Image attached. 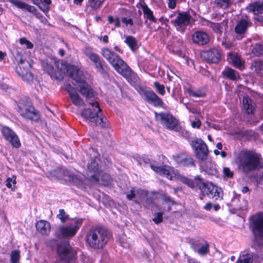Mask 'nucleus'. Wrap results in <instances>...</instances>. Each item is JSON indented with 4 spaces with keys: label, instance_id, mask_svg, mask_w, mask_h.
Wrapping results in <instances>:
<instances>
[{
    "label": "nucleus",
    "instance_id": "nucleus-50",
    "mask_svg": "<svg viewBox=\"0 0 263 263\" xmlns=\"http://www.w3.org/2000/svg\"><path fill=\"white\" fill-rule=\"evenodd\" d=\"M136 194L140 198L147 196L148 192L144 190L138 189L136 190Z\"/></svg>",
    "mask_w": 263,
    "mask_h": 263
},
{
    "label": "nucleus",
    "instance_id": "nucleus-30",
    "mask_svg": "<svg viewBox=\"0 0 263 263\" xmlns=\"http://www.w3.org/2000/svg\"><path fill=\"white\" fill-rule=\"evenodd\" d=\"M222 74L224 77L232 81H236L240 78L239 73L230 67H226L222 72Z\"/></svg>",
    "mask_w": 263,
    "mask_h": 263
},
{
    "label": "nucleus",
    "instance_id": "nucleus-34",
    "mask_svg": "<svg viewBox=\"0 0 263 263\" xmlns=\"http://www.w3.org/2000/svg\"><path fill=\"white\" fill-rule=\"evenodd\" d=\"M187 92L190 96L194 97H204L206 96V91L202 88L194 89L190 87L187 89Z\"/></svg>",
    "mask_w": 263,
    "mask_h": 263
},
{
    "label": "nucleus",
    "instance_id": "nucleus-38",
    "mask_svg": "<svg viewBox=\"0 0 263 263\" xmlns=\"http://www.w3.org/2000/svg\"><path fill=\"white\" fill-rule=\"evenodd\" d=\"M252 255L245 252H242L236 263H250L252 259Z\"/></svg>",
    "mask_w": 263,
    "mask_h": 263
},
{
    "label": "nucleus",
    "instance_id": "nucleus-2",
    "mask_svg": "<svg viewBox=\"0 0 263 263\" xmlns=\"http://www.w3.org/2000/svg\"><path fill=\"white\" fill-rule=\"evenodd\" d=\"M260 155L250 151H243L239 153L235 159L238 168L245 173L256 170L260 164Z\"/></svg>",
    "mask_w": 263,
    "mask_h": 263
},
{
    "label": "nucleus",
    "instance_id": "nucleus-14",
    "mask_svg": "<svg viewBox=\"0 0 263 263\" xmlns=\"http://www.w3.org/2000/svg\"><path fill=\"white\" fill-rule=\"evenodd\" d=\"M150 167L155 172L170 180L176 178L178 175L176 171L168 165L157 166L151 164Z\"/></svg>",
    "mask_w": 263,
    "mask_h": 263
},
{
    "label": "nucleus",
    "instance_id": "nucleus-42",
    "mask_svg": "<svg viewBox=\"0 0 263 263\" xmlns=\"http://www.w3.org/2000/svg\"><path fill=\"white\" fill-rule=\"evenodd\" d=\"M57 217L59 219L62 223H64L69 219V215L66 214L64 209H60L59 214L57 215Z\"/></svg>",
    "mask_w": 263,
    "mask_h": 263
},
{
    "label": "nucleus",
    "instance_id": "nucleus-23",
    "mask_svg": "<svg viewBox=\"0 0 263 263\" xmlns=\"http://www.w3.org/2000/svg\"><path fill=\"white\" fill-rule=\"evenodd\" d=\"M228 60L232 62L235 67L241 69L243 67L244 62L242 60L239 54L232 51L228 53Z\"/></svg>",
    "mask_w": 263,
    "mask_h": 263
},
{
    "label": "nucleus",
    "instance_id": "nucleus-36",
    "mask_svg": "<svg viewBox=\"0 0 263 263\" xmlns=\"http://www.w3.org/2000/svg\"><path fill=\"white\" fill-rule=\"evenodd\" d=\"M141 8L145 18L151 22H156V18L154 17L153 11L148 7L146 5H141Z\"/></svg>",
    "mask_w": 263,
    "mask_h": 263
},
{
    "label": "nucleus",
    "instance_id": "nucleus-63",
    "mask_svg": "<svg viewBox=\"0 0 263 263\" xmlns=\"http://www.w3.org/2000/svg\"><path fill=\"white\" fill-rule=\"evenodd\" d=\"M255 20H256L257 22H259L260 24L263 23V18L261 16H256Z\"/></svg>",
    "mask_w": 263,
    "mask_h": 263
},
{
    "label": "nucleus",
    "instance_id": "nucleus-17",
    "mask_svg": "<svg viewBox=\"0 0 263 263\" xmlns=\"http://www.w3.org/2000/svg\"><path fill=\"white\" fill-rule=\"evenodd\" d=\"M203 187H204V192L210 197L215 200H217L219 198H222V192L220 188L214 185L213 183H203Z\"/></svg>",
    "mask_w": 263,
    "mask_h": 263
},
{
    "label": "nucleus",
    "instance_id": "nucleus-10",
    "mask_svg": "<svg viewBox=\"0 0 263 263\" xmlns=\"http://www.w3.org/2000/svg\"><path fill=\"white\" fill-rule=\"evenodd\" d=\"M197 158L200 161H205L209 155V149L206 143L201 139H196L191 142Z\"/></svg>",
    "mask_w": 263,
    "mask_h": 263
},
{
    "label": "nucleus",
    "instance_id": "nucleus-52",
    "mask_svg": "<svg viewBox=\"0 0 263 263\" xmlns=\"http://www.w3.org/2000/svg\"><path fill=\"white\" fill-rule=\"evenodd\" d=\"M121 22L124 23L126 26H132L133 25V21L132 18H127V17H123L121 18Z\"/></svg>",
    "mask_w": 263,
    "mask_h": 263
},
{
    "label": "nucleus",
    "instance_id": "nucleus-44",
    "mask_svg": "<svg viewBox=\"0 0 263 263\" xmlns=\"http://www.w3.org/2000/svg\"><path fill=\"white\" fill-rule=\"evenodd\" d=\"M155 88L157 92L161 96H163L165 93V86L163 84H160L158 82H155L154 83Z\"/></svg>",
    "mask_w": 263,
    "mask_h": 263
},
{
    "label": "nucleus",
    "instance_id": "nucleus-56",
    "mask_svg": "<svg viewBox=\"0 0 263 263\" xmlns=\"http://www.w3.org/2000/svg\"><path fill=\"white\" fill-rule=\"evenodd\" d=\"M201 125V123L199 120H196L192 122V126L193 128H199Z\"/></svg>",
    "mask_w": 263,
    "mask_h": 263
},
{
    "label": "nucleus",
    "instance_id": "nucleus-58",
    "mask_svg": "<svg viewBox=\"0 0 263 263\" xmlns=\"http://www.w3.org/2000/svg\"><path fill=\"white\" fill-rule=\"evenodd\" d=\"M186 184L192 188L195 187L196 186V183H195V182L193 180L190 179H189Z\"/></svg>",
    "mask_w": 263,
    "mask_h": 263
},
{
    "label": "nucleus",
    "instance_id": "nucleus-37",
    "mask_svg": "<svg viewBox=\"0 0 263 263\" xmlns=\"http://www.w3.org/2000/svg\"><path fill=\"white\" fill-rule=\"evenodd\" d=\"M16 177L15 175H13L11 177H9L6 179V186L11 189L12 191H14L16 189Z\"/></svg>",
    "mask_w": 263,
    "mask_h": 263
},
{
    "label": "nucleus",
    "instance_id": "nucleus-64",
    "mask_svg": "<svg viewBox=\"0 0 263 263\" xmlns=\"http://www.w3.org/2000/svg\"><path fill=\"white\" fill-rule=\"evenodd\" d=\"M114 49H115L116 51H118V52H120V53H123V50H121V49L120 48V47H118V46H115L114 47Z\"/></svg>",
    "mask_w": 263,
    "mask_h": 263
},
{
    "label": "nucleus",
    "instance_id": "nucleus-13",
    "mask_svg": "<svg viewBox=\"0 0 263 263\" xmlns=\"http://www.w3.org/2000/svg\"><path fill=\"white\" fill-rule=\"evenodd\" d=\"M155 116L157 121L160 122L163 126L170 130L175 128L178 124L177 120L171 114L161 112H155Z\"/></svg>",
    "mask_w": 263,
    "mask_h": 263
},
{
    "label": "nucleus",
    "instance_id": "nucleus-25",
    "mask_svg": "<svg viewBox=\"0 0 263 263\" xmlns=\"http://www.w3.org/2000/svg\"><path fill=\"white\" fill-rule=\"evenodd\" d=\"M65 89L68 91L69 97L73 104L78 106H82L84 104L82 99L80 97L77 92L72 89V88L70 85H66Z\"/></svg>",
    "mask_w": 263,
    "mask_h": 263
},
{
    "label": "nucleus",
    "instance_id": "nucleus-12",
    "mask_svg": "<svg viewBox=\"0 0 263 263\" xmlns=\"http://www.w3.org/2000/svg\"><path fill=\"white\" fill-rule=\"evenodd\" d=\"M82 223V219H75L73 222L69 223L68 225L60 227L59 232L64 237H72L76 234Z\"/></svg>",
    "mask_w": 263,
    "mask_h": 263
},
{
    "label": "nucleus",
    "instance_id": "nucleus-11",
    "mask_svg": "<svg viewBox=\"0 0 263 263\" xmlns=\"http://www.w3.org/2000/svg\"><path fill=\"white\" fill-rule=\"evenodd\" d=\"M0 131L5 140L8 142L11 145L18 148L21 146V143L18 135L10 127L5 126H0Z\"/></svg>",
    "mask_w": 263,
    "mask_h": 263
},
{
    "label": "nucleus",
    "instance_id": "nucleus-29",
    "mask_svg": "<svg viewBox=\"0 0 263 263\" xmlns=\"http://www.w3.org/2000/svg\"><path fill=\"white\" fill-rule=\"evenodd\" d=\"M10 2L13 5L20 9L25 10L33 13L35 12L36 9L34 6L29 5L20 0H10Z\"/></svg>",
    "mask_w": 263,
    "mask_h": 263
},
{
    "label": "nucleus",
    "instance_id": "nucleus-55",
    "mask_svg": "<svg viewBox=\"0 0 263 263\" xmlns=\"http://www.w3.org/2000/svg\"><path fill=\"white\" fill-rule=\"evenodd\" d=\"M168 6L171 9H174L176 6V0H167Z\"/></svg>",
    "mask_w": 263,
    "mask_h": 263
},
{
    "label": "nucleus",
    "instance_id": "nucleus-9",
    "mask_svg": "<svg viewBox=\"0 0 263 263\" xmlns=\"http://www.w3.org/2000/svg\"><path fill=\"white\" fill-rule=\"evenodd\" d=\"M192 18V16L187 12H179L177 16L171 20V23L177 31L183 33L190 24Z\"/></svg>",
    "mask_w": 263,
    "mask_h": 263
},
{
    "label": "nucleus",
    "instance_id": "nucleus-39",
    "mask_svg": "<svg viewBox=\"0 0 263 263\" xmlns=\"http://www.w3.org/2000/svg\"><path fill=\"white\" fill-rule=\"evenodd\" d=\"M105 0H88V5L93 10L100 8Z\"/></svg>",
    "mask_w": 263,
    "mask_h": 263
},
{
    "label": "nucleus",
    "instance_id": "nucleus-46",
    "mask_svg": "<svg viewBox=\"0 0 263 263\" xmlns=\"http://www.w3.org/2000/svg\"><path fill=\"white\" fill-rule=\"evenodd\" d=\"M19 42L21 45H25L28 49H32L33 47V44L25 37L20 38Z\"/></svg>",
    "mask_w": 263,
    "mask_h": 263
},
{
    "label": "nucleus",
    "instance_id": "nucleus-8",
    "mask_svg": "<svg viewBox=\"0 0 263 263\" xmlns=\"http://www.w3.org/2000/svg\"><path fill=\"white\" fill-rule=\"evenodd\" d=\"M57 253L60 258L58 263H77L74 260L77 252L69 244L61 243L57 248Z\"/></svg>",
    "mask_w": 263,
    "mask_h": 263
},
{
    "label": "nucleus",
    "instance_id": "nucleus-24",
    "mask_svg": "<svg viewBox=\"0 0 263 263\" xmlns=\"http://www.w3.org/2000/svg\"><path fill=\"white\" fill-rule=\"evenodd\" d=\"M243 109L248 115H252L255 110V104L247 95L245 96L242 99Z\"/></svg>",
    "mask_w": 263,
    "mask_h": 263
},
{
    "label": "nucleus",
    "instance_id": "nucleus-61",
    "mask_svg": "<svg viewBox=\"0 0 263 263\" xmlns=\"http://www.w3.org/2000/svg\"><path fill=\"white\" fill-rule=\"evenodd\" d=\"M179 179L180 180L183 182L184 183V184H186L187 183L188 180H189V178H187V177H184V176H180L179 177Z\"/></svg>",
    "mask_w": 263,
    "mask_h": 263
},
{
    "label": "nucleus",
    "instance_id": "nucleus-22",
    "mask_svg": "<svg viewBox=\"0 0 263 263\" xmlns=\"http://www.w3.org/2000/svg\"><path fill=\"white\" fill-rule=\"evenodd\" d=\"M200 167L202 171L210 175H215L217 173L216 164L211 160L207 159L205 161H200Z\"/></svg>",
    "mask_w": 263,
    "mask_h": 263
},
{
    "label": "nucleus",
    "instance_id": "nucleus-31",
    "mask_svg": "<svg viewBox=\"0 0 263 263\" xmlns=\"http://www.w3.org/2000/svg\"><path fill=\"white\" fill-rule=\"evenodd\" d=\"M209 244L207 241H204L199 244V247L196 248V247L194 248V251L200 255H205L208 254L210 252Z\"/></svg>",
    "mask_w": 263,
    "mask_h": 263
},
{
    "label": "nucleus",
    "instance_id": "nucleus-18",
    "mask_svg": "<svg viewBox=\"0 0 263 263\" xmlns=\"http://www.w3.org/2000/svg\"><path fill=\"white\" fill-rule=\"evenodd\" d=\"M30 65L28 62H25V61L21 59L19 61L18 66L16 68V71L18 75L22 78L23 80L30 79L32 78L31 73L29 71Z\"/></svg>",
    "mask_w": 263,
    "mask_h": 263
},
{
    "label": "nucleus",
    "instance_id": "nucleus-59",
    "mask_svg": "<svg viewBox=\"0 0 263 263\" xmlns=\"http://www.w3.org/2000/svg\"><path fill=\"white\" fill-rule=\"evenodd\" d=\"M162 198H163V199L165 201L170 202L172 203H175L173 199H172V198L169 196H167L166 195H163Z\"/></svg>",
    "mask_w": 263,
    "mask_h": 263
},
{
    "label": "nucleus",
    "instance_id": "nucleus-57",
    "mask_svg": "<svg viewBox=\"0 0 263 263\" xmlns=\"http://www.w3.org/2000/svg\"><path fill=\"white\" fill-rule=\"evenodd\" d=\"M35 16L36 18L40 19L41 21L43 23H46L47 22V20L44 17L42 14L41 13H36Z\"/></svg>",
    "mask_w": 263,
    "mask_h": 263
},
{
    "label": "nucleus",
    "instance_id": "nucleus-48",
    "mask_svg": "<svg viewBox=\"0 0 263 263\" xmlns=\"http://www.w3.org/2000/svg\"><path fill=\"white\" fill-rule=\"evenodd\" d=\"M88 168L93 172H97L98 171V164L96 162L95 160H91V162L88 163Z\"/></svg>",
    "mask_w": 263,
    "mask_h": 263
},
{
    "label": "nucleus",
    "instance_id": "nucleus-7",
    "mask_svg": "<svg viewBox=\"0 0 263 263\" xmlns=\"http://www.w3.org/2000/svg\"><path fill=\"white\" fill-rule=\"evenodd\" d=\"M251 226L254 236L253 246L257 249L263 246V214H258L253 217Z\"/></svg>",
    "mask_w": 263,
    "mask_h": 263
},
{
    "label": "nucleus",
    "instance_id": "nucleus-53",
    "mask_svg": "<svg viewBox=\"0 0 263 263\" xmlns=\"http://www.w3.org/2000/svg\"><path fill=\"white\" fill-rule=\"evenodd\" d=\"M136 191L135 188L133 187L130 191V194H127L126 197L129 200H132L136 197Z\"/></svg>",
    "mask_w": 263,
    "mask_h": 263
},
{
    "label": "nucleus",
    "instance_id": "nucleus-35",
    "mask_svg": "<svg viewBox=\"0 0 263 263\" xmlns=\"http://www.w3.org/2000/svg\"><path fill=\"white\" fill-rule=\"evenodd\" d=\"M248 26V22L246 20H241L236 25L235 30L237 34L244 33Z\"/></svg>",
    "mask_w": 263,
    "mask_h": 263
},
{
    "label": "nucleus",
    "instance_id": "nucleus-3",
    "mask_svg": "<svg viewBox=\"0 0 263 263\" xmlns=\"http://www.w3.org/2000/svg\"><path fill=\"white\" fill-rule=\"evenodd\" d=\"M101 54L119 73L126 79H128L131 77L132 73V69L114 51L107 48H104L101 50Z\"/></svg>",
    "mask_w": 263,
    "mask_h": 263
},
{
    "label": "nucleus",
    "instance_id": "nucleus-5",
    "mask_svg": "<svg viewBox=\"0 0 263 263\" xmlns=\"http://www.w3.org/2000/svg\"><path fill=\"white\" fill-rule=\"evenodd\" d=\"M70 77L76 82L74 85L79 90L80 93L89 100L95 97L96 93L91 87L85 81L82 72L76 66L70 67Z\"/></svg>",
    "mask_w": 263,
    "mask_h": 263
},
{
    "label": "nucleus",
    "instance_id": "nucleus-51",
    "mask_svg": "<svg viewBox=\"0 0 263 263\" xmlns=\"http://www.w3.org/2000/svg\"><path fill=\"white\" fill-rule=\"evenodd\" d=\"M223 173L225 177L231 178L233 176V172L229 167H224Z\"/></svg>",
    "mask_w": 263,
    "mask_h": 263
},
{
    "label": "nucleus",
    "instance_id": "nucleus-16",
    "mask_svg": "<svg viewBox=\"0 0 263 263\" xmlns=\"http://www.w3.org/2000/svg\"><path fill=\"white\" fill-rule=\"evenodd\" d=\"M140 95L146 101L153 104L155 106H162L163 104L162 99L152 90H142Z\"/></svg>",
    "mask_w": 263,
    "mask_h": 263
},
{
    "label": "nucleus",
    "instance_id": "nucleus-1",
    "mask_svg": "<svg viewBox=\"0 0 263 263\" xmlns=\"http://www.w3.org/2000/svg\"><path fill=\"white\" fill-rule=\"evenodd\" d=\"M110 237V232L105 228H92L86 235V242L91 248L100 249L107 245Z\"/></svg>",
    "mask_w": 263,
    "mask_h": 263
},
{
    "label": "nucleus",
    "instance_id": "nucleus-33",
    "mask_svg": "<svg viewBox=\"0 0 263 263\" xmlns=\"http://www.w3.org/2000/svg\"><path fill=\"white\" fill-rule=\"evenodd\" d=\"M51 3V0H34L33 2V4L39 6L40 9L45 13H47L49 11V5Z\"/></svg>",
    "mask_w": 263,
    "mask_h": 263
},
{
    "label": "nucleus",
    "instance_id": "nucleus-49",
    "mask_svg": "<svg viewBox=\"0 0 263 263\" xmlns=\"http://www.w3.org/2000/svg\"><path fill=\"white\" fill-rule=\"evenodd\" d=\"M162 215L163 213L161 212H158L155 214V217L153 219V220L154 222L158 224L162 221Z\"/></svg>",
    "mask_w": 263,
    "mask_h": 263
},
{
    "label": "nucleus",
    "instance_id": "nucleus-20",
    "mask_svg": "<svg viewBox=\"0 0 263 263\" xmlns=\"http://www.w3.org/2000/svg\"><path fill=\"white\" fill-rule=\"evenodd\" d=\"M193 42L199 45H204L210 42L209 34L203 31H196L192 35Z\"/></svg>",
    "mask_w": 263,
    "mask_h": 263
},
{
    "label": "nucleus",
    "instance_id": "nucleus-19",
    "mask_svg": "<svg viewBox=\"0 0 263 263\" xmlns=\"http://www.w3.org/2000/svg\"><path fill=\"white\" fill-rule=\"evenodd\" d=\"M20 115L31 121H37L40 120V116L38 111L33 107L29 108L19 107L18 110Z\"/></svg>",
    "mask_w": 263,
    "mask_h": 263
},
{
    "label": "nucleus",
    "instance_id": "nucleus-45",
    "mask_svg": "<svg viewBox=\"0 0 263 263\" xmlns=\"http://www.w3.org/2000/svg\"><path fill=\"white\" fill-rule=\"evenodd\" d=\"M20 254L18 251H13L11 253V263H17L20 260Z\"/></svg>",
    "mask_w": 263,
    "mask_h": 263
},
{
    "label": "nucleus",
    "instance_id": "nucleus-4",
    "mask_svg": "<svg viewBox=\"0 0 263 263\" xmlns=\"http://www.w3.org/2000/svg\"><path fill=\"white\" fill-rule=\"evenodd\" d=\"M42 65L44 70L51 78L57 80H62L66 73L70 76L69 70L72 66H68L60 60L55 59H51L50 61H44Z\"/></svg>",
    "mask_w": 263,
    "mask_h": 263
},
{
    "label": "nucleus",
    "instance_id": "nucleus-41",
    "mask_svg": "<svg viewBox=\"0 0 263 263\" xmlns=\"http://www.w3.org/2000/svg\"><path fill=\"white\" fill-rule=\"evenodd\" d=\"M254 67L256 72L263 77V62L260 61L255 62Z\"/></svg>",
    "mask_w": 263,
    "mask_h": 263
},
{
    "label": "nucleus",
    "instance_id": "nucleus-27",
    "mask_svg": "<svg viewBox=\"0 0 263 263\" xmlns=\"http://www.w3.org/2000/svg\"><path fill=\"white\" fill-rule=\"evenodd\" d=\"M36 230L41 234L47 235L50 232L51 226L50 223L45 220H40L35 224Z\"/></svg>",
    "mask_w": 263,
    "mask_h": 263
},
{
    "label": "nucleus",
    "instance_id": "nucleus-40",
    "mask_svg": "<svg viewBox=\"0 0 263 263\" xmlns=\"http://www.w3.org/2000/svg\"><path fill=\"white\" fill-rule=\"evenodd\" d=\"M252 52L256 56L263 55V46L260 44H256L252 48Z\"/></svg>",
    "mask_w": 263,
    "mask_h": 263
},
{
    "label": "nucleus",
    "instance_id": "nucleus-15",
    "mask_svg": "<svg viewBox=\"0 0 263 263\" xmlns=\"http://www.w3.org/2000/svg\"><path fill=\"white\" fill-rule=\"evenodd\" d=\"M85 55L93 63L96 68L99 71L103 70V67L100 56L95 53L92 48L86 47L84 49Z\"/></svg>",
    "mask_w": 263,
    "mask_h": 263
},
{
    "label": "nucleus",
    "instance_id": "nucleus-60",
    "mask_svg": "<svg viewBox=\"0 0 263 263\" xmlns=\"http://www.w3.org/2000/svg\"><path fill=\"white\" fill-rule=\"evenodd\" d=\"M212 207V204L211 202H208L204 206V209L206 211H210Z\"/></svg>",
    "mask_w": 263,
    "mask_h": 263
},
{
    "label": "nucleus",
    "instance_id": "nucleus-26",
    "mask_svg": "<svg viewBox=\"0 0 263 263\" xmlns=\"http://www.w3.org/2000/svg\"><path fill=\"white\" fill-rule=\"evenodd\" d=\"M205 53L209 62L218 63L221 59V51L218 49L213 48Z\"/></svg>",
    "mask_w": 263,
    "mask_h": 263
},
{
    "label": "nucleus",
    "instance_id": "nucleus-54",
    "mask_svg": "<svg viewBox=\"0 0 263 263\" xmlns=\"http://www.w3.org/2000/svg\"><path fill=\"white\" fill-rule=\"evenodd\" d=\"M212 27L213 29V30L217 33L221 32V26L219 24L214 23L212 24Z\"/></svg>",
    "mask_w": 263,
    "mask_h": 263
},
{
    "label": "nucleus",
    "instance_id": "nucleus-47",
    "mask_svg": "<svg viewBox=\"0 0 263 263\" xmlns=\"http://www.w3.org/2000/svg\"><path fill=\"white\" fill-rule=\"evenodd\" d=\"M108 21L110 24H114L116 27H120L121 26L120 20L118 17L114 18L112 16L108 17Z\"/></svg>",
    "mask_w": 263,
    "mask_h": 263
},
{
    "label": "nucleus",
    "instance_id": "nucleus-21",
    "mask_svg": "<svg viewBox=\"0 0 263 263\" xmlns=\"http://www.w3.org/2000/svg\"><path fill=\"white\" fill-rule=\"evenodd\" d=\"M173 157L175 161L180 166H194V160L190 156L182 153L176 154Z\"/></svg>",
    "mask_w": 263,
    "mask_h": 263
},
{
    "label": "nucleus",
    "instance_id": "nucleus-28",
    "mask_svg": "<svg viewBox=\"0 0 263 263\" xmlns=\"http://www.w3.org/2000/svg\"><path fill=\"white\" fill-rule=\"evenodd\" d=\"M248 12H252L254 15L263 13V2H255L251 3L247 7Z\"/></svg>",
    "mask_w": 263,
    "mask_h": 263
},
{
    "label": "nucleus",
    "instance_id": "nucleus-32",
    "mask_svg": "<svg viewBox=\"0 0 263 263\" xmlns=\"http://www.w3.org/2000/svg\"><path fill=\"white\" fill-rule=\"evenodd\" d=\"M124 43L130 48L132 51H135L138 48V42L136 39L132 35H125Z\"/></svg>",
    "mask_w": 263,
    "mask_h": 263
},
{
    "label": "nucleus",
    "instance_id": "nucleus-6",
    "mask_svg": "<svg viewBox=\"0 0 263 263\" xmlns=\"http://www.w3.org/2000/svg\"><path fill=\"white\" fill-rule=\"evenodd\" d=\"M89 107L82 110L81 116L90 122L102 127L108 126L107 119L101 113V109L97 101L89 102Z\"/></svg>",
    "mask_w": 263,
    "mask_h": 263
},
{
    "label": "nucleus",
    "instance_id": "nucleus-62",
    "mask_svg": "<svg viewBox=\"0 0 263 263\" xmlns=\"http://www.w3.org/2000/svg\"><path fill=\"white\" fill-rule=\"evenodd\" d=\"M6 53L5 52L0 51V60H3L5 58V57H6Z\"/></svg>",
    "mask_w": 263,
    "mask_h": 263
},
{
    "label": "nucleus",
    "instance_id": "nucleus-43",
    "mask_svg": "<svg viewBox=\"0 0 263 263\" xmlns=\"http://www.w3.org/2000/svg\"><path fill=\"white\" fill-rule=\"evenodd\" d=\"M215 3L220 8L226 9L230 6L231 1L230 0H215Z\"/></svg>",
    "mask_w": 263,
    "mask_h": 263
}]
</instances>
